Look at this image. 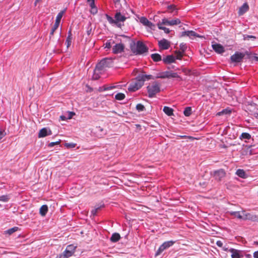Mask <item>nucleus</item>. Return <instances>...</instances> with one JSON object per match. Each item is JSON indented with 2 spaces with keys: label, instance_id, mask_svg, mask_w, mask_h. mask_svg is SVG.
Here are the masks:
<instances>
[{
  "label": "nucleus",
  "instance_id": "nucleus-50",
  "mask_svg": "<svg viewBox=\"0 0 258 258\" xmlns=\"http://www.w3.org/2000/svg\"><path fill=\"white\" fill-rule=\"evenodd\" d=\"M114 88H115V86H109V87H104V90H107H107H110L113 89Z\"/></svg>",
  "mask_w": 258,
  "mask_h": 258
},
{
  "label": "nucleus",
  "instance_id": "nucleus-55",
  "mask_svg": "<svg viewBox=\"0 0 258 258\" xmlns=\"http://www.w3.org/2000/svg\"><path fill=\"white\" fill-rule=\"evenodd\" d=\"M90 7L91 8V9L92 8H95V3H94V2H90Z\"/></svg>",
  "mask_w": 258,
  "mask_h": 258
},
{
  "label": "nucleus",
  "instance_id": "nucleus-35",
  "mask_svg": "<svg viewBox=\"0 0 258 258\" xmlns=\"http://www.w3.org/2000/svg\"><path fill=\"white\" fill-rule=\"evenodd\" d=\"M162 25H163V24H162V22H161V23L159 22V23L157 24V26H158V28H159V29H160V30H163V31L165 32V33H167V34L169 33V32H170V30H169L168 28H166V27H162V26H161Z\"/></svg>",
  "mask_w": 258,
  "mask_h": 258
},
{
  "label": "nucleus",
  "instance_id": "nucleus-19",
  "mask_svg": "<svg viewBox=\"0 0 258 258\" xmlns=\"http://www.w3.org/2000/svg\"><path fill=\"white\" fill-rule=\"evenodd\" d=\"M182 71L186 75H194L198 76L199 75V73L195 70H191L188 69L186 68H182Z\"/></svg>",
  "mask_w": 258,
  "mask_h": 258
},
{
  "label": "nucleus",
  "instance_id": "nucleus-38",
  "mask_svg": "<svg viewBox=\"0 0 258 258\" xmlns=\"http://www.w3.org/2000/svg\"><path fill=\"white\" fill-rule=\"evenodd\" d=\"M125 98V95L123 93H118L115 96V99L117 100H122Z\"/></svg>",
  "mask_w": 258,
  "mask_h": 258
},
{
  "label": "nucleus",
  "instance_id": "nucleus-27",
  "mask_svg": "<svg viewBox=\"0 0 258 258\" xmlns=\"http://www.w3.org/2000/svg\"><path fill=\"white\" fill-rule=\"evenodd\" d=\"M151 57L155 62H158L162 60L161 56L158 53L152 54Z\"/></svg>",
  "mask_w": 258,
  "mask_h": 258
},
{
  "label": "nucleus",
  "instance_id": "nucleus-53",
  "mask_svg": "<svg viewBox=\"0 0 258 258\" xmlns=\"http://www.w3.org/2000/svg\"><path fill=\"white\" fill-rule=\"evenodd\" d=\"M111 47V43L110 42H107L105 44V48H110Z\"/></svg>",
  "mask_w": 258,
  "mask_h": 258
},
{
  "label": "nucleus",
  "instance_id": "nucleus-46",
  "mask_svg": "<svg viewBox=\"0 0 258 258\" xmlns=\"http://www.w3.org/2000/svg\"><path fill=\"white\" fill-rule=\"evenodd\" d=\"M90 13L93 15H95L97 13V9L96 7L91 9Z\"/></svg>",
  "mask_w": 258,
  "mask_h": 258
},
{
  "label": "nucleus",
  "instance_id": "nucleus-7",
  "mask_svg": "<svg viewBox=\"0 0 258 258\" xmlns=\"http://www.w3.org/2000/svg\"><path fill=\"white\" fill-rule=\"evenodd\" d=\"M181 59V53L180 51H175L174 54L169 55L164 57L163 61L165 63H176L175 59Z\"/></svg>",
  "mask_w": 258,
  "mask_h": 258
},
{
  "label": "nucleus",
  "instance_id": "nucleus-64",
  "mask_svg": "<svg viewBox=\"0 0 258 258\" xmlns=\"http://www.w3.org/2000/svg\"><path fill=\"white\" fill-rule=\"evenodd\" d=\"M254 243L256 244V245H258V241H256L254 242Z\"/></svg>",
  "mask_w": 258,
  "mask_h": 258
},
{
  "label": "nucleus",
  "instance_id": "nucleus-51",
  "mask_svg": "<svg viewBox=\"0 0 258 258\" xmlns=\"http://www.w3.org/2000/svg\"><path fill=\"white\" fill-rule=\"evenodd\" d=\"M97 210L95 208H94L91 211V214L93 216H95L97 214Z\"/></svg>",
  "mask_w": 258,
  "mask_h": 258
},
{
  "label": "nucleus",
  "instance_id": "nucleus-43",
  "mask_svg": "<svg viewBox=\"0 0 258 258\" xmlns=\"http://www.w3.org/2000/svg\"><path fill=\"white\" fill-rule=\"evenodd\" d=\"M66 146L68 148H73L75 147L76 144L74 143H66Z\"/></svg>",
  "mask_w": 258,
  "mask_h": 258
},
{
  "label": "nucleus",
  "instance_id": "nucleus-18",
  "mask_svg": "<svg viewBox=\"0 0 258 258\" xmlns=\"http://www.w3.org/2000/svg\"><path fill=\"white\" fill-rule=\"evenodd\" d=\"M181 36H188L191 38L192 37H199V36L194 31H187L182 32Z\"/></svg>",
  "mask_w": 258,
  "mask_h": 258
},
{
  "label": "nucleus",
  "instance_id": "nucleus-12",
  "mask_svg": "<svg viewBox=\"0 0 258 258\" xmlns=\"http://www.w3.org/2000/svg\"><path fill=\"white\" fill-rule=\"evenodd\" d=\"M52 134L51 131L47 127H43L41 129L38 134V138H44L47 136Z\"/></svg>",
  "mask_w": 258,
  "mask_h": 258
},
{
  "label": "nucleus",
  "instance_id": "nucleus-41",
  "mask_svg": "<svg viewBox=\"0 0 258 258\" xmlns=\"http://www.w3.org/2000/svg\"><path fill=\"white\" fill-rule=\"evenodd\" d=\"M104 66H96L95 69H96L97 71H100L102 73L104 71Z\"/></svg>",
  "mask_w": 258,
  "mask_h": 258
},
{
  "label": "nucleus",
  "instance_id": "nucleus-8",
  "mask_svg": "<svg viewBox=\"0 0 258 258\" xmlns=\"http://www.w3.org/2000/svg\"><path fill=\"white\" fill-rule=\"evenodd\" d=\"M231 216L237 218L239 219H248V215L245 214L243 211H228L227 212Z\"/></svg>",
  "mask_w": 258,
  "mask_h": 258
},
{
  "label": "nucleus",
  "instance_id": "nucleus-22",
  "mask_svg": "<svg viewBox=\"0 0 258 258\" xmlns=\"http://www.w3.org/2000/svg\"><path fill=\"white\" fill-rule=\"evenodd\" d=\"M120 239V236L118 233H114L111 235L110 240L112 242H116L119 240Z\"/></svg>",
  "mask_w": 258,
  "mask_h": 258
},
{
  "label": "nucleus",
  "instance_id": "nucleus-15",
  "mask_svg": "<svg viewBox=\"0 0 258 258\" xmlns=\"http://www.w3.org/2000/svg\"><path fill=\"white\" fill-rule=\"evenodd\" d=\"M124 48V46L122 43L116 44L112 48V51L115 54L122 52Z\"/></svg>",
  "mask_w": 258,
  "mask_h": 258
},
{
  "label": "nucleus",
  "instance_id": "nucleus-42",
  "mask_svg": "<svg viewBox=\"0 0 258 258\" xmlns=\"http://www.w3.org/2000/svg\"><path fill=\"white\" fill-rule=\"evenodd\" d=\"M250 38H253V39H255L256 37L255 36H253V35H244V40H248Z\"/></svg>",
  "mask_w": 258,
  "mask_h": 258
},
{
  "label": "nucleus",
  "instance_id": "nucleus-47",
  "mask_svg": "<svg viewBox=\"0 0 258 258\" xmlns=\"http://www.w3.org/2000/svg\"><path fill=\"white\" fill-rule=\"evenodd\" d=\"M6 135V134L4 131H0V140L3 139Z\"/></svg>",
  "mask_w": 258,
  "mask_h": 258
},
{
  "label": "nucleus",
  "instance_id": "nucleus-3",
  "mask_svg": "<svg viewBox=\"0 0 258 258\" xmlns=\"http://www.w3.org/2000/svg\"><path fill=\"white\" fill-rule=\"evenodd\" d=\"M133 52L136 54H142L148 50V47L142 41H138L136 43L133 42L130 45Z\"/></svg>",
  "mask_w": 258,
  "mask_h": 258
},
{
  "label": "nucleus",
  "instance_id": "nucleus-32",
  "mask_svg": "<svg viewBox=\"0 0 258 258\" xmlns=\"http://www.w3.org/2000/svg\"><path fill=\"white\" fill-rule=\"evenodd\" d=\"M101 73H102L100 71H97L96 69H94L92 78L94 80H97L100 78V74Z\"/></svg>",
  "mask_w": 258,
  "mask_h": 258
},
{
  "label": "nucleus",
  "instance_id": "nucleus-20",
  "mask_svg": "<svg viewBox=\"0 0 258 258\" xmlns=\"http://www.w3.org/2000/svg\"><path fill=\"white\" fill-rule=\"evenodd\" d=\"M249 9V6L247 3H244L240 8L238 11L239 15H242Z\"/></svg>",
  "mask_w": 258,
  "mask_h": 258
},
{
  "label": "nucleus",
  "instance_id": "nucleus-25",
  "mask_svg": "<svg viewBox=\"0 0 258 258\" xmlns=\"http://www.w3.org/2000/svg\"><path fill=\"white\" fill-rule=\"evenodd\" d=\"M47 211H48L47 206L46 205H43L40 208L39 213L41 216H44L46 215Z\"/></svg>",
  "mask_w": 258,
  "mask_h": 258
},
{
  "label": "nucleus",
  "instance_id": "nucleus-40",
  "mask_svg": "<svg viewBox=\"0 0 258 258\" xmlns=\"http://www.w3.org/2000/svg\"><path fill=\"white\" fill-rule=\"evenodd\" d=\"M164 250L162 248V247L160 245L158 249L157 250L155 253V255L157 256L160 255Z\"/></svg>",
  "mask_w": 258,
  "mask_h": 258
},
{
  "label": "nucleus",
  "instance_id": "nucleus-14",
  "mask_svg": "<svg viewBox=\"0 0 258 258\" xmlns=\"http://www.w3.org/2000/svg\"><path fill=\"white\" fill-rule=\"evenodd\" d=\"M225 172L223 169L215 171L214 173V177L217 180L220 181L225 176Z\"/></svg>",
  "mask_w": 258,
  "mask_h": 258
},
{
  "label": "nucleus",
  "instance_id": "nucleus-59",
  "mask_svg": "<svg viewBox=\"0 0 258 258\" xmlns=\"http://www.w3.org/2000/svg\"><path fill=\"white\" fill-rule=\"evenodd\" d=\"M91 31H92V29H91V28H90L89 30H87V34H88V35H89L91 34Z\"/></svg>",
  "mask_w": 258,
  "mask_h": 258
},
{
  "label": "nucleus",
  "instance_id": "nucleus-45",
  "mask_svg": "<svg viewBox=\"0 0 258 258\" xmlns=\"http://www.w3.org/2000/svg\"><path fill=\"white\" fill-rule=\"evenodd\" d=\"M60 143L59 141H56V142H51L49 144H48V147H53L54 145H58Z\"/></svg>",
  "mask_w": 258,
  "mask_h": 258
},
{
  "label": "nucleus",
  "instance_id": "nucleus-9",
  "mask_svg": "<svg viewBox=\"0 0 258 258\" xmlns=\"http://www.w3.org/2000/svg\"><path fill=\"white\" fill-rule=\"evenodd\" d=\"M245 56V54L242 52H236L231 56V60L232 62L238 63L241 62Z\"/></svg>",
  "mask_w": 258,
  "mask_h": 258
},
{
  "label": "nucleus",
  "instance_id": "nucleus-58",
  "mask_svg": "<svg viewBox=\"0 0 258 258\" xmlns=\"http://www.w3.org/2000/svg\"><path fill=\"white\" fill-rule=\"evenodd\" d=\"M42 0H36L35 3H34V5L36 6L37 5V4L38 3H39Z\"/></svg>",
  "mask_w": 258,
  "mask_h": 258
},
{
  "label": "nucleus",
  "instance_id": "nucleus-13",
  "mask_svg": "<svg viewBox=\"0 0 258 258\" xmlns=\"http://www.w3.org/2000/svg\"><path fill=\"white\" fill-rule=\"evenodd\" d=\"M140 22L144 26L148 27L151 29H154V24L149 21L146 17H142L140 18Z\"/></svg>",
  "mask_w": 258,
  "mask_h": 258
},
{
  "label": "nucleus",
  "instance_id": "nucleus-39",
  "mask_svg": "<svg viewBox=\"0 0 258 258\" xmlns=\"http://www.w3.org/2000/svg\"><path fill=\"white\" fill-rule=\"evenodd\" d=\"M136 109L139 111V112H141V111H143L145 110V106L142 104H138L137 105H136Z\"/></svg>",
  "mask_w": 258,
  "mask_h": 258
},
{
  "label": "nucleus",
  "instance_id": "nucleus-23",
  "mask_svg": "<svg viewBox=\"0 0 258 258\" xmlns=\"http://www.w3.org/2000/svg\"><path fill=\"white\" fill-rule=\"evenodd\" d=\"M236 174L239 177L242 178H246L247 177V174L243 169H238L236 172Z\"/></svg>",
  "mask_w": 258,
  "mask_h": 258
},
{
  "label": "nucleus",
  "instance_id": "nucleus-37",
  "mask_svg": "<svg viewBox=\"0 0 258 258\" xmlns=\"http://www.w3.org/2000/svg\"><path fill=\"white\" fill-rule=\"evenodd\" d=\"M10 199V196L8 195L0 196V201L3 202H8Z\"/></svg>",
  "mask_w": 258,
  "mask_h": 258
},
{
  "label": "nucleus",
  "instance_id": "nucleus-63",
  "mask_svg": "<svg viewBox=\"0 0 258 258\" xmlns=\"http://www.w3.org/2000/svg\"><path fill=\"white\" fill-rule=\"evenodd\" d=\"M99 130L100 131H103V129L102 128H101L100 127H99Z\"/></svg>",
  "mask_w": 258,
  "mask_h": 258
},
{
  "label": "nucleus",
  "instance_id": "nucleus-30",
  "mask_svg": "<svg viewBox=\"0 0 258 258\" xmlns=\"http://www.w3.org/2000/svg\"><path fill=\"white\" fill-rule=\"evenodd\" d=\"M192 112L191 107H186L183 111V114L185 116H189Z\"/></svg>",
  "mask_w": 258,
  "mask_h": 258
},
{
  "label": "nucleus",
  "instance_id": "nucleus-2",
  "mask_svg": "<svg viewBox=\"0 0 258 258\" xmlns=\"http://www.w3.org/2000/svg\"><path fill=\"white\" fill-rule=\"evenodd\" d=\"M108 22L111 25H114L118 28H121L124 26V22L127 18L122 15L120 12H117L114 15V19L108 15H106Z\"/></svg>",
  "mask_w": 258,
  "mask_h": 258
},
{
  "label": "nucleus",
  "instance_id": "nucleus-10",
  "mask_svg": "<svg viewBox=\"0 0 258 258\" xmlns=\"http://www.w3.org/2000/svg\"><path fill=\"white\" fill-rule=\"evenodd\" d=\"M160 49L162 50L168 49L170 46V42L165 39H163L158 42Z\"/></svg>",
  "mask_w": 258,
  "mask_h": 258
},
{
  "label": "nucleus",
  "instance_id": "nucleus-54",
  "mask_svg": "<svg viewBox=\"0 0 258 258\" xmlns=\"http://www.w3.org/2000/svg\"><path fill=\"white\" fill-rule=\"evenodd\" d=\"M75 113L73 112H69V116L68 117L69 119H70L72 117L73 115H74Z\"/></svg>",
  "mask_w": 258,
  "mask_h": 258
},
{
  "label": "nucleus",
  "instance_id": "nucleus-1",
  "mask_svg": "<svg viewBox=\"0 0 258 258\" xmlns=\"http://www.w3.org/2000/svg\"><path fill=\"white\" fill-rule=\"evenodd\" d=\"M179 73L172 71L161 72L157 73L155 76L151 75H139L133 80L128 87L130 92H135L140 89L146 81L156 78H180Z\"/></svg>",
  "mask_w": 258,
  "mask_h": 258
},
{
  "label": "nucleus",
  "instance_id": "nucleus-36",
  "mask_svg": "<svg viewBox=\"0 0 258 258\" xmlns=\"http://www.w3.org/2000/svg\"><path fill=\"white\" fill-rule=\"evenodd\" d=\"M72 33H71V30H70L68 33V36L66 40V43H67V47H69L71 44V40H72Z\"/></svg>",
  "mask_w": 258,
  "mask_h": 258
},
{
  "label": "nucleus",
  "instance_id": "nucleus-44",
  "mask_svg": "<svg viewBox=\"0 0 258 258\" xmlns=\"http://www.w3.org/2000/svg\"><path fill=\"white\" fill-rule=\"evenodd\" d=\"M175 6L174 5H169L168 6L167 9L169 11H170V12H172L175 9Z\"/></svg>",
  "mask_w": 258,
  "mask_h": 258
},
{
  "label": "nucleus",
  "instance_id": "nucleus-34",
  "mask_svg": "<svg viewBox=\"0 0 258 258\" xmlns=\"http://www.w3.org/2000/svg\"><path fill=\"white\" fill-rule=\"evenodd\" d=\"M58 26H59V24L58 23H56L55 22L54 25L53 26V27L51 30L50 33V36H49L50 39L51 38L52 36L53 35L54 32L58 28Z\"/></svg>",
  "mask_w": 258,
  "mask_h": 258
},
{
  "label": "nucleus",
  "instance_id": "nucleus-28",
  "mask_svg": "<svg viewBox=\"0 0 258 258\" xmlns=\"http://www.w3.org/2000/svg\"><path fill=\"white\" fill-rule=\"evenodd\" d=\"M65 12H66V10H63L61 11L57 14L55 22V23H58L59 25L61 19L63 14H64Z\"/></svg>",
  "mask_w": 258,
  "mask_h": 258
},
{
  "label": "nucleus",
  "instance_id": "nucleus-60",
  "mask_svg": "<svg viewBox=\"0 0 258 258\" xmlns=\"http://www.w3.org/2000/svg\"><path fill=\"white\" fill-rule=\"evenodd\" d=\"M60 117L61 119V120H64L66 119V117L64 116H63V115L60 116Z\"/></svg>",
  "mask_w": 258,
  "mask_h": 258
},
{
  "label": "nucleus",
  "instance_id": "nucleus-48",
  "mask_svg": "<svg viewBox=\"0 0 258 258\" xmlns=\"http://www.w3.org/2000/svg\"><path fill=\"white\" fill-rule=\"evenodd\" d=\"M103 207H104V204H103L100 205H98L95 206V208L97 210V211H98V210H100Z\"/></svg>",
  "mask_w": 258,
  "mask_h": 258
},
{
  "label": "nucleus",
  "instance_id": "nucleus-61",
  "mask_svg": "<svg viewBox=\"0 0 258 258\" xmlns=\"http://www.w3.org/2000/svg\"><path fill=\"white\" fill-rule=\"evenodd\" d=\"M87 87L88 88V91L91 92L93 90V89L91 87L89 86H87Z\"/></svg>",
  "mask_w": 258,
  "mask_h": 258
},
{
  "label": "nucleus",
  "instance_id": "nucleus-62",
  "mask_svg": "<svg viewBox=\"0 0 258 258\" xmlns=\"http://www.w3.org/2000/svg\"><path fill=\"white\" fill-rule=\"evenodd\" d=\"M88 2H94V0H87Z\"/></svg>",
  "mask_w": 258,
  "mask_h": 258
},
{
  "label": "nucleus",
  "instance_id": "nucleus-21",
  "mask_svg": "<svg viewBox=\"0 0 258 258\" xmlns=\"http://www.w3.org/2000/svg\"><path fill=\"white\" fill-rule=\"evenodd\" d=\"M113 63V59L110 57H106L101 59L98 64H111Z\"/></svg>",
  "mask_w": 258,
  "mask_h": 258
},
{
  "label": "nucleus",
  "instance_id": "nucleus-33",
  "mask_svg": "<svg viewBox=\"0 0 258 258\" xmlns=\"http://www.w3.org/2000/svg\"><path fill=\"white\" fill-rule=\"evenodd\" d=\"M179 47H180V50H179V51L181 53V58H182L183 56V53H184L187 47H186V44L184 43H180Z\"/></svg>",
  "mask_w": 258,
  "mask_h": 258
},
{
  "label": "nucleus",
  "instance_id": "nucleus-26",
  "mask_svg": "<svg viewBox=\"0 0 258 258\" xmlns=\"http://www.w3.org/2000/svg\"><path fill=\"white\" fill-rule=\"evenodd\" d=\"M174 243V241H167L164 242L161 246L162 247L164 250L169 248Z\"/></svg>",
  "mask_w": 258,
  "mask_h": 258
},
{
  "label": "nucleus",
  "instance_id": "nucleus-16",
  "mask_svg": "<svg viewBox=\"0 0 258 258\" xmlns=\"http://www.w3.org/2000/svg\"><path fill=\"white\" fill-rule=\"evenodd\" d=\"M247 109L252 112L258 110V105L252 101L247 102Z\"/></svg>",
  "mask_w": 258,
  "mask_h": 258
},
{
  "label": "nucleus",
  "instance_id": "nucleus-5",
  "mask_svg": "<svg viewBox=\"0 0 258 258\" xmlns=\"http://www.w3.org/2000/svg\"><path fill=\"white\" fill-rule=\"evenodd\" d=\"M228 250L231 253V258H251L250 254L246 253L240 250L231 248Z\"/></svg>",
  "mask_w": 258,
  "mask_h": 258
},
{
  "label": "nucleus",
  "instance_id": "nucleus-29",
  "mask_svg": "<svg viewBox=\"0 0 258 258\" xmlns=\"http://www.w3.org/2000/svg\"><path fill=\"white\" fill-rule=\"evenodd\" d=\"M251 138V135L247 133H243L239 137L241 140H249Z\"/></svg>",
  "mask_w": 258,
  "mask_h": 258
},
{
  "label": "nucleus",
  "instance_id": "nucleus-4",
  "mask_svg": "<svg viewBox=\"0 0 258 258\" xmlns=\"http://www.w3.org/2000/svg\"><path fill=\"white\" fill-rule=\"evenodd\" d=\"M148 97L150 98L154 97L155 95L160 92V83L155 81L147 87Z\"/></svg>",
  "mask_w": 258,
  "mask_h": 258
},
{
  "label": "nucleus",
  "instance_id": "nucleus-11",
  "mask_svg": "<svg viewBox=\"0 0 258 258\" xmlns=\"http://www.w3.org/2000/svg\"><path fill=\"white\" fill-rule=\"evenodd\" d=\"M181 23L180 20L179 19H175L171 21L168 20L167 19L164 18L162 20V24L163 25H167L172 26L174 25H177Z\"/></svg>",
  "mask_w": 258,
  "mask_h": 258
},
{
  "label": "nucleus",
  "instance_id": "nucleus-52",
  "mask_svg": "<svg viewBox=\"0 0 258 258\" xmlns=\"http://www.w3.org/2000/svg\"><path fill=\"white\" fill-rule=\"evenodd\" d=\"M216 244L219 247H222L223 245V242L220 240H218L216 242Z\"/></svg>",
  "mask_w": 258,
  "mask_h": 258
},
{
  "label": "nucleus",
  "instance_id": "nucleus-24",
  "mask_svg": "<svg viewBox=\"0 0 258 258\" xmlns=\"http://www.w3.org/2000/svg\"><path fill=\"white\" fill-rule=\"evenodd\" d=\"M163 111L168 116H172L173 115V109L168 106H164Z\"/></svg>",
  "mask_w": 258,
  "mask_h": 258
},
{
  "label": "nucleus",
  "instance_id": "nucleus-57",
  "mask_svg": "<svg viewBox=\"0 0 258 258\" xmlns=\"http://www.w3.org/2000/svg\"><path fill=\"white\" fill-rule=\"evenodd\" d=\"M253 256L254 258H258V250L253 253Z\"/></svg>",
  "mask_w": 258,
  "mask_h": 258
},
{
  "label": "nucleus",
  "instance_id": "nucleus-6",
  "mask_svg": "<svg viewBox=\"0 0 258 258\" xmlns=\"http://www.w3.org/2000/svg\"><path fill=\"white\" fill-rule=\"evenodd\" d=\"M77 246L74 244H70L68 245L65 250L59 255L58 258H68L73 255L75 252Z\"/></svg>",
  "mask_w": 258,
  "mask_h": 258
},
{
  "label": "nucleus",
  "instance_id": "nucleus-56",
  "mask_svg": "<svg viewBox=\"0 0 258 258\" xmlns=\"http://www.w3.org/2000/svg\"><path fill=\"white\" fill-rule=\"evenodd\" d=\"M104 87H106L105 86H104V87H100L98 89V91L99 92H102V91H107V90H104Z\"/></svg>",
  "mask_w": 258,
  "mask_h": 258
},
{
  "label": "nucleus",
  "instance_id": "nucleus-31",
  "mask_svg": "<svg viewBox=\"0 0 258 258\" xmlns=\"http://www.w3.org/2000/svg\"><path fill=\"white\" fill-rule=\"evenodd\" d=\"M18 229H19V228L18 227H14L13 228H10V229H8L7 230L5 231V232L6 234H8L9 235H11L13 233L18 231Z\"/></svg>",
  "mask_w": 258,
  "mask_h": 258
},
{
  "label": "nucleus",
  "instance_id": "nucleus-49",
  "mask_svg": "<svg viewBox=\"0 0 258 258\" xmlns=\"http://www.w3.org/2000/svg\"><path fill=\"white\" fill-rule=\"evenodd\" d=\"M250 58L251 59V60L252 61L255 60L257 63H258V57L257 56H250Z\"/></svg>",
  "mask_w": 258,
  "mask_h": 258
},
{
  "label": "nucleus",
  "instance_id": "nucleus-17",
  "mask_svg": "<svg viewBox=\"0 0 258 258\" xmlns=\"http://www.w3.org/2000/svg\"><path fill=\"white\" fill-rule=\"evenodd\" d=\"M213 49L218 53H222L225 51L224 47L220 44L216 43L212 45Z\"/></svg>",
  "mask_w": 258,
  "mask_h": 258
}]
</instances>
